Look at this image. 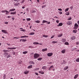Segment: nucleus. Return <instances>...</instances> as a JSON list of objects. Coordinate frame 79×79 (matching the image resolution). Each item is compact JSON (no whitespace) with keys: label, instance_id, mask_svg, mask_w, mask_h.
<instances>
[{"label":"nucleus","instance_id":"obj_11","mask_svg":"<svg viewBox=\"0 0 79 79\" xmlns=\"http://www.w3.org/2000/svg\"><path fill=\"white\" fill-rule=\"evenodd\" d=\"M71 39H72L73 40H75L76 39V37L74 36H73L71 37Z\"/></svg>","mask_w":79,"mask_h":79},{"label":"nucleus","instance_id":"obj_54","mask_svg":"<svg viewBox=\"0 0 79 79\" xmlns=\"http://www.w3.org/2000/svg\"><path fill=\"white\" fill-rule=\"evenodd\" d=\"M5 24H8V22H5Z\"/></svg>","mask_w":79,"mask_h":79},{"label":"nucleus","instance_id":"obj_5","mask_svg":"<svg viewBox=\"0 0 79 79\" xmlns=\"http://www.w3.org/2000/svg\"><path fill=\"white\" fill-rule=\"evenodd\" d=\"M72 24V22L71 21H68L67 22V24L68 25H71Z\"/></svg>","mask_w":79,"mask_h":79},{"label":"nucleus","instance_id":"obj_36","mask_svg":"<svg viewBox=\"0 0 79 79\" xmlns=\"http://www.w3.org/2000/svg\"><path fill=\"white\" fill-rule=\"evenodd\" d=\"M29 73V72L28 71H27V72H25L24 73V74H27Z\"/></svg>","mask_w":79,"mask_h":79},{"label":"nucleus","instance_id":"obj_9","mask_svg":"<svg viewBox=\"0 0 79 79\" xmlns=\"http://www.w3.org/2000/svg\"><path fill=\"white\" fill-rule=\"evenodd\" d=\"M63 26V23H60L59 24V25H57V27H59V26Z\"/></svg>","mask_w":79,"mask_h":79},{"label":"nucleus","instance_id":"obj_32","mask_svg":"<svg viewBox=\"0 0 79 79\" xmlns=\"http://www.w3.org/2000/svg\"><path fill=\"white\" fill-rule=\"evenodd\" d=\"M35 34V33L34 32H31L30 34V35H34Z\"/></svg>","mask_w":79,"mask_h":79},{"label":"nucleus","instance_id":"obj_42","mask_svg":"<svg viewBox=\"0 0 79 79\" xmlns=\"http://www.w3.org/2000/svg\"><path fill=\"white\" fill-rule=\"evenodd\" d=\"M77 62H79V58L76 60Z\"/></svg>","mask_w":79,"mask_h":79},{"label":"nucleus","instance_id":"obj_24","mask_svg":"<svg viewBox=\"0 0 79 79\" xmlns=\"http://www.w3.org/2000/svg\"><path fill=\"white\" fill-rule=\"evenodd\" d=\"M16 13V12H11L10 13V15H15Z\"/></svg>","mask_w":79,"mask_h":79},{"label":"nucleus","instance_id":"obj_41","mask_svg":"<svg viewBox=\"0 0 79 79\" xmlns=\"http://www.w3.org/2000/svg\"><path fill=\"white\" fill-rule=\"evenodd\" d=\"M31 13H36V11H35V10H32L31 11Z\"/></svg>","mask_w":79,"mask_h":79},{"label":"nucleus","instance_id":"obj_30","mask_svg":"<svg viewBox=\"0 0 79 79\" xmlns=\"http://www.w3.org/2000/svg\"><path fill=\"white\" fill-rule=\"evenodd\" d=\"M77 30H73V33H76V32H77Z\"/></svg>","mask_w":79,"mask_h":79},{"label":"nucleus","instance_id":"obj_43","mask_svg":"<svg viewBox=\"0 0 79 79\" xmlns=\"http://www.w3.org/2000/svg\"><path fill=\"white\" fill-rule=\"evenodd\" d=\"M20 31H23V32H25L26 30L24 29H23V30H20Z\"/></svg>","mask_w":79,"mask_h":79},{"label":"nucleus","instance_id":"obj_53","mask_svg":"<svg viewBox=\"0 0 79 79\" xmlns=\"http://www.w3.org/2000/svg\"><path fill=\"white\" fill-rule=\"evenodd\" d=\"M70 9H71V10H73V6H71L70 7Z\"/></svg>","mask_w":79,"mask_h":79},{"label":"nucleus","instance_id":"obj_37","mask_svg":"<svg viewBox=\"0 0 79 79\" xmlns=\"http://www.w3.org/2000/svg\"><path fill=\"white\" fill-rule=\"evenodd\" d=\"M31 19L30 18H27V21H31Z\"/></svg>","mask_w":79,"mask_h":79},{"label":"nucleus","instance_id":"obj_33","mask_svg":"<svg viewBox=\"0 0 79 79\" xmlns=\"http://www.w3.org/2000/svg\"><path fill=\"white\" fill-rule=\"evenodd\" d=\"M69 8H68L67 9H66L65 10V12H66V11H68V10H69Z\"/></svg>","mask_w":79,"mask_h":79},{"label":"nucleus","instance_id":"obj_23","mask_svg":"<svg viewBox=\"0 0 79 79\" xmlns=\"http://www.w3.org/2000/svg\"><path fill=\"white\" fill-rule=\"evenodd\" d=\"M34 45H37L39 44V43L37 42H35L33 43Z\"/></svg>","mask_w":79,"mask_h":79},{"label":"nucleus","instance_id":"obj_14","mask_svg":"<svg viewBox=\"0 0 79 79\" xmlns=\"http://www.w3.org/2000/svg\"><path fill=\"white\" fill-rule=\"evenodd\" d=\"M29 64H34V62L32 61H30L29 62Z\"/></svg>","mask_w":79,"mask_h":79},{"label":"nucleus","instance_id":"obj_57","mask_svg":"<svg viewBox=\"0 0 79 79\" xmlns=\"http://www.w3.org/2000/svg\"><path fill=\"white\" fill-rule=\"evenodd\" d=\"M45 6H42V8H44V7H45Z\"/></svg>","mask_w":79,"mask_h":79},{"label":"nucleus","instance_id":"obj_38","mask_svg":"<svg viewBox=\"0 0 79 79\" xmlns=\"http://www.w3.org/2000/svg\"><path fill=\"white\" fill-rule=\"evenodd\" d=\"M42 57H40V58L38 59V60L39 61V60H42Z\"/></svg>","mask_w":79,"mask_h":79},{"label":"nucleus","instance_id":"obj_17","mask_svg":"<svg viewBox=\"0 0 79 79\" xmlns=\"http://www.w3.org/2000/svg\"><path fill=\"white\" fill-rule=\"evenodd\" d=\"M46 51H47V48L45 49H43L42 50V52H46Z\"/></svg>","mask_w":79,"mask_h":79},{"label":"nucleus","instance_id":"obj_40","mask_svg":"<svg viewBox=\"0 0 79 79\" xmlns=\"http://www.w3.org/2000/svg\"><path fill=\"white\" fill-rule=\"evenodd\" d=\"M35 23H40V21L39 20H37L35 21Z\"/></svg>","mask_w":79,"mask_h":79},{"label":"nucleus","instance_id":"obj_21","mask_svg":"<svg viewBox=\"0 0 79 79\" xmlns=\"http://www.w3.org/2000/svg\"><path fill=\"white\" fill-rule=\"evenodd\" d=\"M42 69H47V67L44 66L42 67Z\"/></svg>","mask_w":79,"mask_h":79},{"label":"nucleus","instance_id":"obj_12","mask_svg":"<svg viewBox=\"0 0 79 79\" xmlns=\"http://www.w3.org/2000/svg\"><path fill=\"white\" fill-rule=\"evenodd\" d=\"M39 74H44V72L43 71H39Z\"/></svg>","mask_w":79,"mask_h":79},{"label":"nucleus","instance_id":"obj_47","mask_svg":"<svg viewBox=\"0 0 79 79\" xmlns=\"http://www.w3.org/2000/svg\"><path fill=\"white\" fill-rule=\"evenodd\" d=\"M10 57H11V56L9 55L8 56H7V58H10Z\"/></svg>","mask_w":79,"mask_h":79},{"label":"nucleus","instance_id":"obj_31","mask_svg":"<svg viewBox=\"0 0 79 79\" xmlns=\"http://www.w3.org/2000/svg\"><path fill=\"white\" fill-rule=\"evenodd\" d=\"M3 79H5L6 78V74H4L3 76Z\"/></svg>","mask_w":79,"mask_h":79},{"label":"nucleus","instance_id":"obj_35","mask_svg":"<svg viewBox=\"0 0 79 79\" xmlns=\"http://www.w3.org/2000/svg\"><path fill=\"white\" fill-rule=\"evenodd\" d=\"M27 51H25V52H23V54H26V53H27Z\"/></svg>","mask_w":79,"mask_h":79},{"label":"nucleus","instance_id":"obj_58","mask_svg":"<svg viewBox=\"0 0 79 79\" xmlns=\"http://www.w3.org/2000/svg\"><path fill=\"white\" fill-rule=\"evenodd\" d=\"M39 68H36L35 69V70H39Z\"/></svg>","mask_w":79,"mask_h":79},{"label":"nucleus","instance_id":"obj_56","mask_svg":"<svg viewBox=\"0 0 79 79\" xmlns=\"http://www.w3.org/2000/svg\"><path fill=\"white\" fill-rule=\"evenodd\" d=\"M54 35H53L52 36L51 38V39H53V38H54Z\"/></svg>","mask_w":79,"mask_h":79},{"label":"nucleus","instance_id":"obj_48","mask_svg":"<svg viewBox=\"0 0 79 79\" xmlns=\"http://www.w3.org/2000/svg\"><path fill=\"white\" fill-rule=\"evenodd\" d=\"M35 74L37 76H39V74H38V73H37V72H35Z\"/></svg>","mask_w":79,"mask_h":79},{"label":"nucleus","instance_id":"obj_44","mask_svg":"<svg viewBox=\"0 0 79 79\" xmlns=\"http://www.w3.org/2000/svg\"><path fill=\"white\" fill-rule=\"evenodd\" d=\"M72 19V18L71 17H69L68 18V20H71V19Z\"/></svg>","mask_w":79,"mask_h":79},{"label":"nucleus","instance_id":"obj_45","mask_svg":"<svg viewBox=\"0 0 79 79\" xmlns=\"http://www.w3.org/2000/svg\"><path fill=\"white\" fill-rule=\"evenodd\" d=\"M63 63H64V64H66V62L65 60H63Z\"/></svg>","mask_w":79,"mask_h":79},{"label":"nucleus","instance_id":"obj_22","mask_svg":"<svg viewBox=\"0 0 79 79\" xmlns=\"http://www.w3.org/2000/svg\"><path fill=\"white\" fill-rule=\"evenodd\" d=\"M32 65H30L28 66L27 68H28V69H31V68H32Z\"/></svg>","mask_w":79,"mask_h":79},{"label":"nucleus","instance_id":"obj_2","mask_svg":"<svg viewBox=\"0 0 79 79\" xmlns=\"http://www.w3.org/2000/svg\"><path fill=\"white\" fill-rule=\"evenodd\" d=\"M78 27H79V25L77 24V23H76L74 25V29H77V28H78Z\"/></svg>","mask_w":79,"mask_h":79},{"label":"nucleus","instance_id":"obj_15","mask_svg":"<svg viewBox=\"0 0 79 79\" xmlns=\"http://www.w3.org/2000/svg\"><path fill=\"white\" fill-rule=\"evenodd\" d=\"M66 52V50L63 49V50L61 51V53H64Z\"/></svg>","mask_w":79,"mask_h":79},{"label":"nucleus","instance_id":"obj_51","mask_svg":"<svg viewBox=\"0 0 79 79\" xmlns=\"http://www.w3.org/2000/svg\"><path fill=\"white\" fill-rule=\"evenodd\" d=\"M58 10H59V11H62V9H61V8H59L58 9Z\"/></svg>","mask_w":79,"mask_h":79},{"label":"nucleus","instance_id":"obj_61","mask_svg":"<svg viewBox=\"0 0 79 79\" xmlns=\"http://www.w3.org/2000/svg\"><path fill=\"white\" fill-rule=\"evenodd\" d=\"M76 44L77 45H79V42H77Z\"/></svg>","mask_w":79,"mask_h":79},{"label":"nucleus","instance_id":"obj_64","mask_svg":"<svg viewBox=\"0 0 79 79\" xmlns=\"http://www.w3.org/2000/svg\"><path fill=\"white\" fill-rule=\"evenodd\" d=\"M9 12H10V11L8 12H6V15H7V13H9Z\"/></svg>","mask_w":79,"mask_h":79},{"label":"nucleus","instance_id":"obj_50","mask_svg":"<svg viewBox=\"0 0 79 79\" xmlns=\"http://www.w3.org/2000/svg\"><path fill=\"white\" fill-rule=\"evenodd\" d=\"M59 14H60V15H62V14H63V13H62V12L61 11H60L59 12Z\"/></svg>","mask_w":79,"mask_h":79},{"label":"nucleus","instance_id":"obj_4","mask_svg":"<svg viewBox=\"0 0 79 79\" xmlns=\"http://www.w3.org/2000/svg\"><path fill=\"white\" fill-rule=\"evenodd\" d=\"M53 55L52 52L49 53L47 54L48 56H52Z\"/></svg>","mask_w":79,"mask_h":79},{"label":"nucleus","instance_id":"obj_49","mask_svg":"<svg viewBox=\"0 0 79 79\" xmlns=\"http://www.w3.org/2000/svg\"><path fill=\"white\" fill-rule=\"evenodd\" d=\"M56 22L57 23H59V20H57L56 21Z\"/></svg>","mask_w":79,"mask_h":79},{"label":"nucleus","instance_id":"obj_63","mask_svg":"<svg viewBox=\"0 0 79 79\" xmlns=\"http://www.w3.org/2000/svg\"><path fill=\"white\" fill-rule=\"evenodd\" d=\"M24 0H23L22 1V3H24Z\"/></svg>","mask_w":79,"mask_h":79},{"label":"nucleus","instance_id":"obj_39","mask_svg":"<svg viewBox=\"0 0 79 79\" xmlns=\"http://www.w3.org/2000/svg\"><path fill=\"white\" fill-rule=\"evenodd\" d=\"M68 67H66L64 68V70H66L67 69H68Z\"/></svg>","mask_w":79,"mask_h":79},{"label":"nucleus","instance_id":"obj_46","mask_svg":"<svg viewBox=\"0 0 79 79\" xmlns=\"http://www.w3.org/2000/svg\"><path fill=\"white\" fill-rule=\"evenodd\" d=\"M19 38H20V37H14L13 38V39H19Z\"/></svg>","mask_w":79,"mask_h":79},{"label":"nucleus","instance_id":"obj_59","mask_svg":"<svg viewBox=\"0 0 79 79\" xmlns=\"http://www.w3.org/2000/svg\"><path fill=\"white\" fill-rule=\"evenodd\" d=\"M12 19L13 20V21H14V20H15V18L13 17V18H12Z\"/></svg>","mask_w":79,"mask_h":79},{"label":"nucleus","instance_id":"obj_19","mask_svg":"<svg viewBox=\"0 0 79 79\" xmlns=\"http://www.w3.org/2000/svg\"><path fill=\"white\" fill-rule=\"evenodd\" d=\"M63 36V33H61V34H60L58 36V37H61V36Z\"/></svg>","mask_w":79,"mask_h":79},{"label":"nucleus","instance_id":"obj_29","mask_svg":"<svg viewBox=\"0 0 79 79\" xmlns=\"http://www.w3.org/2000/svg\"><path fill=\"white\" fill-rule=\"evenodd\" d=\"M66 15L67 16H68L69 15V12H67L66 13H65Z\"/></svg>","mask_w":79,"mask_h":79},{"label":"nucleus","instance_id":"obj_16","mask_svg":"<svg viewBox=\"0 0 79 79\" xmlns=\"http://www.w3.org/2000/svg\"><path fill=\"white\" fill-rule=\"evenodd\" d=\"M28 36L24 35L21 36V38H24V37H28Z\"/></svg>","mask_w":79,"mask_h":79},{"label":"nucleus","instance_id":"obj_25","mask_svg":"<svg viewBox=\"0 0 79 79\" xmlns=\"http://www.w3.org/2000/svg\"><path fill=\"white\" fill-rule=\"evenodd\" d=\"M2 13H5V12H8V11L6 10H3L1 11Z\"/></svg>","mask_w":79,"mask_h":79},{"label":"nucleus","instance_id":"obj_27","mask_svg":"<svg viewBox=\"0 0 79 79\" xmlns=\"http://www.w3.org/2000/svg\"><path fill=\"white\" fill-rule=\"evenodd\" d=\"M65 45H69V43L68 42H66L64 43Z\"/></svg>","mask_w":79,"mask_h":79},{"label":"nucleus","instance_id":"obj_28","mask_svg":"<svg viewBox=\"0 0 79 79\" xmlns=\"http://www.w3.org/2000/svg\"><path fill=\"white\" fill-rule=\"evenodd\" d=\"M57 41H53L52 42V44H56V43H57Z\"/></svg>","mask_w":79,"mask_h":79},{"label":"nucleus","instance_id":"obj_18","mask_svg":"<svg viewBox=\"0 0 79 79\" xmlns=\"http://www.w3.org/2000/svg\"><path fill=\"white\" fill-rule=\"evenodd\" d=\"M78 76H79V75L78 74L76 75L74 77V79H76V78H77V77H78Z\"/></svg>","mask_w":79,"mask_h":79},{"label":"nucleus","instance_id":"obj_10","mask_svg":"<svg viewBox=\"0 0 79 79\" xmlns=\"http://www.w3.org/2000/svg\"><path fill=\"white\" fill-rule=\"evenodd\" d=\"M66 41V40L65 39H62V40H61L62 42H63V43H64V42H65Z\"/></svg>","mask_w":79,"mask_h":79},{"label":"nucleus","instance_id":"obj_52","mask_svg":"<svg viewBox=\"0 0 79 79\" xmlns=\"http://www.w3.org/2000/svg\"><path fill=\"white\" fill-rule=\"evenodd\" d=\"M13 55H15V52H13Z\"/></svg>","mask_w":79,"mask_h":79},{"label":"nucleus","instance_id":"obj_34","mask_svg":"<svg viewBox=\"0 0 79 79\" xmlns=\"http://www.w3.org/2000/svg\"><path fill=\"white\" fill-rule=\"evenodd\" d=\"M22 42H26V41H27V40L23 39H22Z\"/></svg>","mask_w":79,"mask_h":79},{"label":"nucleus","instance_id":"obj_20","mask_svg":"<svg viewBox=\"0 0 79 79\" xmlns=\"http://www.w3.org/2000/svg\"><path fill=\"white\" fill-rule=\"evenodd\" d=\"M4 52H10V51H8V50H6L4 49L3 50Z\"/></svg>","mask_w":79,"mask_h":79},{"label":"nucleus","instance_id":"obj_8","mask_svg":"<svg viewBox=\"0 0 79 79\" xmlns=\"http://www.w3.org/2000/svg\"><path fill=\"white\" fill-rule=\"evenodd\" d=\"M54 68L53 66H51L49 68L48 70H49V71H51V70H52V68Z\"/></svg>","mask_w":79,"mask_h":79},{"label":"nucleus","instance_id":"obj_6","mask_svg":"<svg viewBox=\"0 0 79 79\" xmlns=\"http://www.w3.org/2000/svg\"><path fill=\"white\" fill-rule=\"evenodd\" d=\"M2 32L5 34H7V31L5 30H2Z\"/></svg>","mask_w":79,"mask_h":79},{"label":"nucleus","instance_id":"obj_62","mask_svg":"<svg viewBox=\"0 0 79 79\" xmlns=\"http://www.w3.org/2000/svg\"><path fill=\"white\" fill-rule=\"evenodd\" d=\"M38 44L40 45H42V43H39Z\"/></svg>","mask_w":79,"mask_h":79},{"label":"nucleus","instance_id":"obj_60","mask_svg":"<svg viewBox=\"0 0 79 79\" xmlns=\"http://www.w3.org/2000/svg\"><path fill=\"white\" fill-rule=\"evenodd\" d=\"M11 18V16H8L7 18Z\"/></svg>","mask_w":79,"mask_h":79},{"label":"nucleus","instance_id":"obj_26","mask_svg":"<svg viewBox=\"0 0 79 79\" xmlns=\"http://www.w3.org/2000/svg\"><path fill=\"white\" fill-rule=\"evenodd\" d=\"M43 37H45L46 38H47V37H48V35H43Z\"/></svg>","mask_w":79,"mask_h":79},{"label":"nucleus","instance_id":"obj_55","mask_svg":"<svg viewBox=\"0 0 79 79\" xmlns=\"http://www.w3.org/2000/svg\"><path fill=\"white\" fill-rule=\"evenodd\" d=\"M15 6H18V4L16 3L14 4Z\"/></svg>","mask_w":79,"mask_h":79},{"label":"nucleus","instance_id":"obj_13","mask_svg":"<svg viewBox=\"0 0 79 79\" xmlns=\"http://www.w3.org/2000/svg\"><path fill=\"white\" fill-rule=\"evenodd\" d=\"M15 10H16V9H10L9 10V12L10 11H14Z\"/></svg>","mask_w":79,"mask_h":79},{"label":"nucleus","instance_id":"obj_3","mask_svg":"<svg viewBox=\"0 0 79 79\" xmlns=\"http://www.w3.org/2000/svg\"><path fill=\"white\" fill-rule=\"evenodd\" d=\"M47 23V24H50V21L48 22V21H47L44 20L42 21V23L43 24H44V23Z\"/></svg>","mask_w":79,"mask_h":79},{"label":"nucleus","instance_id":"obj_7","mask_svg":"<svg viewBox=\"0 0 79 79\" xmlns=\"http://www.w3.org/2000/svg\"><path fill=\"white\" fill-rule=\"evenodd\" d=\"M16 48H8V50H13V49H16Z\"/></svg>","mask_w":79,"mask_h":79},{"label":"nucleus","instance_id":"obj_1","mask_svg":"<svg viewBox=\"0 0 79 79\" xmlns=\"http://www.w3.org/2000/svg\"><path fill=\"white\" fill-rule=\"evenodd\" d=\"M40 56V55L37 53H35L34 55V57L35 59H37Z\"/></svg>","mask_w":79,"mask_h":79}]
</instances>
